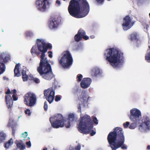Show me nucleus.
Listing matches in <instances>:
<instances>
[{"mask_svg": "<svg viewBox=\"0 0 150 150\" xmlns=\"http://www.w3.org/2000/svg\"><path fill=\"white\" fill-rule=\"evenodd\" d=\"M89 10V5L86 0H71L68 7L70 14L77 18L86 16Z\"/></svg>", "mask_w": 150, "mask_h": 150, "instance_id": "f03ea898", "label": "nucleus"}, {"mask_svg": "<svg viewBox=\"0 0 150 150\" xmlns=\"http://www.w3.org/2000/svg\"><path fill=\"white\" fill-rule=\"evenodd\" d=\"M149 16H150V13H149Z\"/></svg>", "mask_w": 150, "mask_h": 150, "instance_id": "4d7b16f0", "label": "nucleus"}, {"mask_svg": "<svg viewBox=\"0 0 150 150\" xmlns=\"http://www.w3.org/2000/svg\"><path fill=\"white\" fill-rule=\"evenodd\" d=\"M129 119L132 122L140 123L142 118L141 113L138 109H133L130 110Z\"/></svg>", "mask_w": 150, "mask_h": 150, "instance_id": "1a4fd4ad", "label": "nucleus"}, {"mask_svg": "<svg viewBox=\"0 0 150 150\" xmlns=\"http://www.w3.org/2000/svg\"><path fill=\"white\" fill-rule=\"evenodd\" d=\"M52 46L51 44L50 43L46 44V48L47 49V52L48 49H50L51 50L52 49Z\"/></svg>", "mask_w": 150, "mask_h": 150, "instance_id": "473e14b6", "label": "nucleus"}, {"mask_svg": "<svg viewBox=\"0 0 150 150\" xmlns=\"http://www.w3.org/2000/svg\"><path fill=\"white\" fill-rule=\"evenodd\" d=\"M11 93L13 94H15L16 93V91L15 89L11 91Z\"/></svg>", "mask_w": 150, "mask_h": 150, "instance_id": "09e8293b", "label": "nucleus"}, {"mask_svg": "<svg viewBox=\"0 0 150 150\" xmlns=\"http://www.w3.org/2000/svg\"><path fill=\"white\" fill-rule=\"evenodd\" d=\"M6 134L3 132H0V144L2 143L5 139Z\"/></svg>", "mask_w": 150, "mask_h": 150, "instance_id": "a878e982", "label": "nucleus"}, {"mask_svg": "<svg viewBox=\"0 0 150 150\" xmlns=\"http://www.w3.org/2000/svg\"><path fill=\"white\" fill-rule=\"evenodd\" d=\"M81 146L80 145L78 144L76 146L75 149L76 150H80L81 149Z\"/></svg>", "mask_w": 150, "mask_h": 150, "instance_id": "49530a36", "label": "nucleus"}, {"mask_svg": "<svg viewBox=\"0 0 150 150\" xmlns=\"http://www.w3.org/2000/svg\"><path fill=\"white\" fill-rule=\"evenodd\" d=\"M147 149H150V145H148L147 146Z\"/></svg>", "mask_w": 150, "mask_h": 150, "instance_id": "864d4df0", "label": "nucleus"}, {"mask_svg": "<svg viewBox=\"0 0 150 150\" xmlns=\"http://www.w3.org/2000/svg\"><path fill=\"white\" fill-rule=\"evenodd\" d=\"M80 34V32H78L74 36L75 40L76 42H79L81 40L82 38V37L79 35Z\"/></svg>", "mask_w": 150, "mask_h": 150, "instance_id": "bb28decb", "label": "nucleus"}, {"mask_svg": "<svg viewBox=\"0 0 150 150\" xmlns=\"http://www.w3.org/2000/svg\"><path fill=\"white\" fill-rule=\"evenodd\" d=\"M26 37H31L33 35V33L30 31H27L25 33Z\"/></svg>", "mask_w": 150, "mask_h": 150, "instance_id": "2f4dec72", "label": "nucleus"}, {"mask_svg": "<svg viewBox=\"0 0 150 150\" xmlns=\"http://www.w3.org/2000/svg\"><path fill=\"white\" fill-rule=\"evenodd\" d=\"M32 80L36 83H39L40 82L39 79L37 78H33L32 79Z\"/></svg>", "mask_w": 150, "mask_h": 150, "instance_id": "72a5a7b5", "label": "nucleus"}, {"mask_svg": "<svg viewBox=\"0 0 150 150\" xmlns=\"http://www.w3.org/2000/svg\"><path fill=\"white\" fill-rule=\"evenodd\" d=\"M44 108L45 111H47V110L48 108V105L47 104V102L45 101L44 102Z\"/></svg>", "mask_w": 150, "mask_h": 150, "instance_id": "c9c22d12", "label": "nucleus"}, {"mask_svg": "<svg viewBox=\"0 0 150 150\" xmlns=\"http://www.w3.org/2000/svg\"><path fill=\"white\" fill-rule=\"evenodd\" d=\"M47 148L46 147L45 148H44L42 150H47Z\"/></svg>", "mask_w": 150, "mask_h": 150, "instance_id": "5fc2aeb1", "label": "nucleus"}, {"mask_svg": "<svg viewBox=\"0 0 150 150\" xmlns=\"http://www.w3.org/2000/svg\"><path fill=\"white\" fill-rule=\"evenodd\" d=\"M50 121L52 126L54 128L62 127L64 126L67 128L70 126V122L68 120H65L62 115L57 114L50 118Z\"/></svg>", "mask_w": 150, "mask_h": 150, "instance_id": "39448f33", "label": "nucleus"}, {"mask_svg": "<svg viewBox=\"0 0 150 150\" xmlns=\"http://www.w3.org/2000/svg\"><path fill=\"white\" fill-rule=\"evenodd\" d=\"M56 4H57L59 6L60 4V2L58 0H57L56 1Z\"/></svg>", "mask_w": 150, "mask_h": 150, "instance_id": "3c124183", "label": "nucleus"}, {"mask_svg": "<svg viewBox=\"0 0 150 150\" xmlns=\"http://www.w3.org/2000/svg\"><path fill=\"white\" fill-rule=\"evenodd\" d=\"M91 80L88 78H84L80 83L81 86L83 88H86L89 87Z\"/></svg>", "mask_w": 150, "mask_h": 150, "instance_id": "4468645a", "label": "nucleus"}, {"mask_svg": "<svg viewBox=\"0 0 150 150\" xmlns=\"http://www.w3.org/2000/svg\"><path fill=\"white\" fill-rule=\"evenodd\" d=\"M24 103L27 106L32 107L36 104L37 98L35 95L33 93L29 92L24 97Z\"/></svg>", "mask_w": 150, "mask_h": 150, "instance_id": "0eeeda50", "label": "nucleus"}, {"mask_svg": "<svg viewBox=\"0 0 150 150\" xmlns=\"http://www.w3.org/2000/svg\"><path fill=\"white\" fill-rule=\"evenodd\" d=\"M22 78L23 81H26L28 80V77L26 74V71L23 70L22 73Z\"/></svg>", "mask_w": 150, "mask_h": 150, "instance_id": "b1692460", "label": "nucleus"}, {"mask_svg": "<svg viewBox=\"0 0 150 150\" xmlns=\"http://www.w3.org/2000/svg\"><path fill=\"white\" fill-rule=\"evenodd\" d=\"M8 126L11 127L12 129V134L14 136L16 128V125L14 121H11L10 120L8 123Z\"/></svg>", "mask_w": 150, "mask_h": 150, "instance_id": "f3484780", "label": "nucleus"}, {"mask_svg": "<svg viewBox=\"0 0 150 150\" xmlns=\"http://www.w3.org/2000/svg\"><path fill=\"white\" fill-rule=\"evenodd\" d=\"M82 99L83 100V101L84 103L85 102L87 101L88 100L87 97L85 96V95L83 96H82Z\"/></svg>", "mask_w": 150, "mask_h": 150, "instance_id": "58836bf2", "label": "nucleus"}, {"mask_svg": "<svg viewBox=\"0 0 150 150\" xmlns=\"http://www.w3.org/2000/svg\"><path fill=\"white\" fill-rule=\"evenodd\" d=\"M132 18L129 15L126 16L123 19V23L122 27L123 29L127 30L130 28L134 25V22H132Z\"/></svg>", "mask_w": 150, "mask_h": 150, "instance_id": "f8f14e48", "label": "nucleus"}, {"mask_svg": "<svg viewBox=\"0 0 150 150\" xmlns=\"http://www.w3.org/2000/svg\"><path fill=\"white\" fill-rule=\"evenodd\" d=\"M23 137L24 138H25L28 136V133L27 132H25L22 134Z\"/></svg>", "mask_w": 150, "mask_h": 150, "instance_id": "79ce46f5", "label": "nucleus"}, {"mask_svg": "<svg viewBox=\"0 0 150 150\" xmlns=\"http://www.w3.org/2000/svg\"><path fill=\"white\" fill-rule=\"evenodd\" d=\"M12 97L13 99V100L14 101L18 99V98L16 96L15 94H13L12 95Z\"/></svg>", "mask_w": 150, "mask_h": 150, "instance_id": "c03bdc74", "label": "nucleus"}, {"mask_svg": "<svg viewBox=\"0 0 150 150\" xmlns=\"http://www.w3.org/2000/svg\"><path fill=\"white\" fill-rule=\"evenodd\" d=\"M61 96L59 95H56L55 97V100L56 102H58L60 100Z\"/></svg>", "mask_w": 150, "mask_h": 150, "instance_id": "f704fd0d", "label": "nucleus"}, {"mask_svg": "<svg viewBox=\"0 0 150 150\" xmlns=\"http://www.w3.org/2000/svg\"><path fill=\"white\" fill-rule=\"evenodd\" d=\"M93 121L94 123L96 125H97L98 123V120L96 117H93Z\"/></svg>", "mask_w": 150, "mask_h": 150, "instance_id": "e433bc0d", "label": "nucleus"}, {"mask_svg": "<svg viewBox=\"0 0 150 150\" xmlns=\"http://www.w3.org/2000/svg\"><path fill=\"white\" fill-rule=\"evenodd\" d=\"M142 121V123L140 125L139 127H142V125H146V128L148 129H149L150 127V121L149 118L146 116H144L143 117Z\"/></svg>", "mask_w": 150, "mask_h": 150, "instance_id": "dca6fc26", "label": "nucleus"}, {"mask_svg": "<svg viewBox=\"0 0 150 150\" xmlns=\"http://www.w3.org/2000/svg\"><path fill=\"white\" fill-rule=\"evenodd\" d=\"M149 49L147 50V54L145 57V59L149 62H150V51L149 49H150V46H148Z\"/></svg>", "mask_w": 150, "mask_h": 150, "instance_id": "cd10ccee", "label": "nucleus"}, {"mask_svg": "<svg viewBox=\"0 0 150 150\" xmlns=\"http://www.w3.org/2000/svg\"><path fill=\"white\" fill-rule=\"evenodd\" d=\"M11 91L9 89H7L5 93L6 94L5 96V101L6 103L7 107L8 108H11L13 105V101L11 96L9 95L11 93Z\"/></svg>", "mask_w": 150, "mask_h": 150, "instance_id": "ddd939ff", "label": "nucleus"}, {"mask_svg": "<svg viewBox=\"0 0 150 150\" xmlns=\"http://www.w3.org/2000/svg\"><path fill=\"white\" fill-rule=\"evenodd\" d=\"M20 66V64L19 63L16 64L15 66L14 70L15 76L19 77L21 76L19 68Z\"/></svg>", "mask_w": 150, "mask_h": 150, "instance_id": "aec40b11", "label": "nucleus"}, {"mask_svg": "<svg viewBox=\"0 0 150 150\" xmlns=\"http://www.w3.org/2000/svg\"><path fill=\"white\" fill-rule=\"evenodd\" d=\"M129 124V122H126L125 123L123 124V125L125 128H127Z\"/></svg>", "mask_w": 150, "mask_h": 150, "instance_id": "ea45409f", "label": "nucleus"}, {"mask_svg": "<svg viewBox=\"0 0 150 150\" xmlns=\"http://www.w3.org/2000/svg\"><path fill=\"white\" fill-rule=\"evenodd\" d=\"M140 123H136L135 122H133L129 126V128L131 129H134L136 127L137 124H139Z\"/></svg>", "mask_w": 150, "mask_h": 150, "instance_id": "c85d7f7f", "label": "nucleus"}, {"mask_svg": "<svg viewBox=\"0 0 150 150\" xmlns=\"http://www.w3.org/2000/svg\"><path fill=\"white\" fill-rule=\"evenodd\" d=\"M11 60L10 56L4 52L0 54V75L5 70V64Z\"/></svg>", "mask_w": 150, "mask_h": 150, "instance_id": "6e6552de", "label": "nucleus"}, {"mask_svg": "<svg viewBox=\"0 0 150 150\" xmlns=\"http://www.w3.org/2000/svg\"><path fill=\"white\" fill-rule=\"evenodd\" d=\"M5 78H6V77H3V79H5Z\"/></svg>", "mask_w": 150, "mask_h": 150, "instance_id": "6e6d98bb", "label": "nucleus"}, {"mask_svg": "<svg viewBox=\"0 0 150 150\" xmlns=\"http://www.w3.org/2000/svg\"><path fill=\"white\" fill-rule=\"evenodd\" d=\"M59 24V21L57 18H54L50 21L49 25V27L51 29H55L57 28Z\"/></svg>", "mask_w": 150, "mask_h": 150, "instance_id": "2eb2a0df", "label": "nucleus"}, {"mask_svg": "<svg viewBox=\"0 0 150 150\" xmlns=\"http://www.w3.org/2000/svg\"><path fill=\"white\" fill-rule=\"evenodd\" d=\"M25 112L26 114H28V116H30V115L31 113L30 110L29 109H27L25 110Z\"/></svg>", "mask_w": 150, "mask_h": 150, "instance_id": "4c0bfd02", "label": "nucleus"}, {"mask_svg": "<svg viewBox=\"0 0 150 150\" xmlns=\"http://www.w3.org/2000/svg\"><path fill=\"white\" fill-rule=\"evenodd\" d=\"M26 144L28 147H30L31 146V144L30 141L26 142Z\"/></svg>", "mask_w": 150, "mask_h": 150, "instance_id": "de8ad7c7", "label": "nucleus"}, {"mask_svg": "<svg viewBox=\"0 0 150 150\" xmlns=\"http://www.w3.org/2000/svg\"><path fill=\"white\" fill-rule=\"evenodd\" d=\"M130 40L132 41H136L137 42H140V40L139 39V36L138 34L136 33H132L130 35Z\"/></svg>", "mask_w": 150, "mask_h": 150, "instance_id": "6ab92c4d", "label": "nucleus"}, {"mask_svg": "<svg viewBox=\"0 0 150 150\" xmlns=\"http://www.w3.org/2000/svg\"><path fill=\"white\" fill-rule=\"evenodd\" d=\"M50 0H37L35 4L37 9L42 12H45L50 4Z\"/></svg>", "mask_w": 150, "mask_h": 150, "instance_id": "9d476101", "label": "nucleus"}, {"mask_svg": "<svg viewBox=\"0 0 150 150\" xmlns=\"http://www.w3.org/2000/svg\"><path fill=\"white\" fill-rule=\"evenodd\" d=\"M78 125V129L79 132L85 134H88L90 132L91 136L95 135L96 132L93 129V125L90 116L86 115L81 117Z\"/></svg>", "mask_w": 150, "mask_h": 150, "instance_id": "20e7f679", "label": "nucleus"}, {"mask_svg": "<svg viewBox=\"0 0 150 150\" xmlns=\"http://www.w3.org/2000/svg\"><path fill=\"white\" fill-rule=\"evenodd\" d=\"M17 146L20 150H24L25 148V145L22 142H18L17 144Z\"/></svg>", "mask_w": 150, "mask_h": 150, "instance_id": "393cba45", "label": "nucleus"}, {"mask_svg": "<svg viewBox=\"0 0 150 150\" xmlns=\"http://www.w3.org/2000/svg\"><path fill=\"white\" fill-rule=\"evenodd\" d=\"M79 110H80V112H81V107L80 104H79V106L78 107Z\"/></svg>", "mask_w": 150, "mask_h": 150, "instance_id": "8fccbe9b", "label": "nucleus"}, {"mask_svg": "<svg viewBox=\"0 0 150 150\" xmlns=\"http://www.w3.org/2000/svg\"><path fill=\"white\" fill-rule=\"evenodd\" d=\"M55 91L52 88H50L44 91L45 98L50 103H52L55 97Z\"/></svg>", "mask_w": 150, "mask_h": 150, "instance_id": "9b49d317", "label": "nucleus"}, {"mask_svg": "<svg viewBox=\"0 0 150 150\" xmlns=\"http://www.w3.org/2000/svg\"><path fill=\"white\" fill-rule=\"evenodd\" d=\"M48 56L49 57L51 58L52 57V52L51 51H49L48 52Z\"/></svg>", "mask_w": 150, "mask_h": 150, "instance_id": "a19ab883", "label": "nucleus"}, {"mask_svg": "<svg viewBox=\"0 0 150 150\" xmlns=\"http://www.w3.org/2000/svg\"><path fill=\"white\" fill-rule=\"evenodd\" d=\"M37 43L38 49L41 52L39 66L37 68V71L42 78L47 80H50L54 78V75L51 65L47 58L45 57V53L47 52L46 43L44 40L38 39Z\"/></svg>", "mask_w": 150, "mask_h": 150, "instance_id": "f257e3e1", "label": "nucleus"}, {"mask_svg": "<svg viewBox=\"0 0 150 150\" xmlns=\"http://www.w3.org/2000/svg\"><path fill=\"white\" fill-rule=\"evenodd\" d=\"M101 73V72L99 68H95L92 70L91 75L93 76L96 77L100 75Z\"/></svg>", "mask_w": 150, "mask_h": 150, "instance_id": "a211bd4d", "label": "nucleus"}, {"mask_svg": "<svg viewBox=\"0 0 150 150\" xmlns=\"http://www.w3.org/2000/svg\"><path fill=\"white\" fill-rule=\"evenodd\" d=\"M104 55L106 60L114 69L118 68L123 62V53L114 48L106 49Z\"/></svg>", "mask_w": 150, "mask_h": 150, "instance_id": "7ed1b4c3", "label": "nucleus"}, {"mask_svg": "<svg viewBox=\"0 0 150 150\" xmlns=\"http://www.w3.org/2000/svg\"><path fill=\"white\" fill-rule=\"evenodd\" d=\"M90 37L91 39H93V38H95V36H94V35H91L90 36Z\"/></svg>", "mask_w": 150, "mask_h": 150, "instance_id": "603ef678", "label": "nucleus"}, {"mask_svg": "<svg viewBox=\"0 0 150 150\" xmlns=\"http://www.w3.org/2000/svg\"><path fill=\"white\" fill-rule=\"evenodd\" d=\"M80 32V33L79 35H80L82 38L85 40H87L88 39L89 37L88 36L85 35L86 33L84 30L81 29L78 30V32Z\"/></svg>", "mask_w": 150, "mask_h": 150, "instance_id": "412c9836", "label": "nucleus"}, {"mask_svg": "<svg viewBox=\"0 0 150 150\" xmlns=\"http://www.w3.org/2000/svg\"><path fill=\"white\" fill-rule=\"evenodd\" d=\"M83 77V76L82 74H78L76 77L77 81L79 82L81 81L82 80Z\"/></svg>", "mask_w": 150, "mask_h": 150, "instance_id": "7c9ffc66", "label": "nucleus"}, {"mask_svg": "<svg viewBox=\"0 0 150 150\" xmlns=\"http://www.w3.org/2000/svg\"><path fill=\"white\" fill-rule=\"evenodd\" d=\"M63 56L59 60V63L63 68H68L73 62V59L71 54L68 51H64Z\"/></svg>", "mask_w": 150, "mask_h": 150, "instance_id": "423d86ee", "label": "nucleus"}, {"mask_svg": "<svg viewBox=\"0 0 150 150\" xmlns=\"http://www.w3.org/2000/svg\"><path fill=\"white\" fill-rule=\"evenodd\" d=\"M108 1H110V0H108Z\"/></svg>", "mask_w": 150, "mask_h": 150, "instance_id": "13d9d810", "label": "nucleus"}, {"mask_svg": "<svg viewBox=\"0 0 150 150\" xmlns=\"http://www.w3.org/2000/svg\"><path fill=\"white\" fill-rule=\"evenodd\" d=\"M143 26L144 27V28H146L147 31V29L149 28V25H148L146 24V23H144V24H143Z\"/></svg>", "mask_w": 150, "mask_h": 150, "instance_id": "37998d69", "label": "nucleus"}, {"mask_svg": "<svg viewBox=\"0 0 150 150\" xmlns=\"http://www.w3.org/2000/svg\"><path fill=\"white\" fill-rule=\"evenodd\" d=\"M30 52L33 56L34 54L38 55L40 54V53L37 52V49L36 45L33 46L30 50Z\"/></svg>", "mask_w": 150, "mask_h": 150, "instance_id": "5701e85b", "label": "nucleus"}, {"mask_svg": "<svg viewBox=\"0 0 150 150\" xmlns=\"http://www.w3.org/2000/svg\"><path fill=\"white\" fill-rule=\"evenodd\" d=\"M13 139L11 138L7 141L4 143V146L6 149H8L13 144Z\"/></svg>", "mask_w": 150, "mask_h": 150, "instance_id": "4be33fe9", "label": "nucleus"}, {"mask_svg": "<svg viewBox=\"0 0 150 150\" xmlns=\"http://www.w3.org/2000/svg\"><path fill=\"white\" fill-rule=\"evenodd\" d=\"M96 1L98 3L102 4L103 3L104 0H96Z\"/></svg>", "mask_w": 150, "mask_h": 150, "instance_id": "a18cd8bd", "label": "nucleus"}, {"mask_svg": "<svg viewBox=\"0 0 150 150\" xmlns=\"http://www.w3.org/2000/svg\"><path fill=\"white\" fill-rule=\"evenodd\" d=\"M69 121H74L75 119V116L74 115L73 113H71L68 116Z\"/></svg>", "mask_w": 150, "mask_h": 150, "instance_id": "c756f323", "label": "nucleus"}]
</instances>
